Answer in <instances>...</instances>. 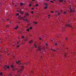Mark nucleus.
Wrapping results in <instances>:
<instances>
[{
    "mask_svg": "<svg viewBox=\"0 0 76 76\" xmlns=\"http://www.w3.org/2000/svg\"><path fill=\"white\" fill-rule=\"evenodd\" d=\"M17 64H20V67H21V69H20L18 70V72H20V73H22V72L23 70H24V66H23V65H24L25 64H27V63H23V64L21 63V62L20 61H18L16 62Z\"/></svg>",
    "mask_w": 76,
    "mask_h": 76,
    "instance_id": "obj_1",
    "label": "nucleus"
},
{
    "mask_svg": "<svg viewBox=\"0 0 76 76\" xmlns=\"http://www.w3.org/2000/svg\"><path fill=\"white\" fill-rule=\"evenodd\" d=\"M75 10L74 7L73 5L71 6L69 9V12H74Z\"/></svg>",
    "mask_w": 76,
    "mask_h": 76,
    "instance_id": "obj_2",
    "label": "nucleus"
},
{
    "mask_svg": "<svg viewBox=\"0 0 76 76\" xmlns=\"http://www.w3.org/2000/svg\"><path fill=\"white\" fill-rule=\"evenodd\" d=\"M65 26H68L69 27H70L72 30H73V29L75 28L74 26H72L71 24H68L67 23H66V24L65 25Z\"/></svg>",
    "mask_w": 76,
    "mask_h": 76,
    "instance_id": "obj_3",
    "label": "nucleus"
},
{
    "mask_svg": "<svg viewBox=\"0 0 76 76\" xmlns=\"http://www.w3.org/2000/svg\"><path fill=\"white\" fill-rule=\"evenodd\" d=\"M55 13H56V16H59V15H60V13L58 12V11L56 10L55 12Z\"/></svg>",
    "mask_w": 76,
    "mask_h": 76,
    "instance_id": "obj_4",
    "label": "nucleus"
},
{
    "mask_svg": "<svg viewBox=\"0 0 76 76\" xmlns=\"http://www.w3.org/2000/svg\"><path fill=\"white\" fill-rule=\"evenodd\" d=\"M37 50L39 51H40V53H43V52L42 51L41 48L40 46H39L38 47Z\"/></svg>",
    "mask_w": 76,
    "mask_h": 76,
    "instance_id": "obj_5",
    "label": "nucleus"
},
{
    "mask_svg": "<svg viewBox=\"0 0 76 76\" xmlns=\"http://www.w3.org/2000/svg\"><path fill=\"white\" fill-rule=\"evenodd\" d=\"M4 69L5 70H7V69H10V66H7L6 65H5L4 66Z\"/></svg>",
    "mask_w": 76,
    "mask_h": 76,
    "instance_id": "obj_6",
    "label": "nucleus"
},
{
    "mask_svg": "<svg viewBox=\"0 0 76 76\" xmlns=\"http://www.w3.org/2000/svg\"><path fill=\"white\" fill-rule=\"evenodd\" d=\"M23 19V20H24V21H26V22H29V21H28V19H26L25 20L22 17L20 19Z\"/></svg>",
    "mask_w": 76,
    "mask_h": 76,
    "instance_id": "obj_7",
    "label": "nucleus"
},
{
    "mask_svg": "<svg viewBox=\"0 0 76 76\" xmlns=\"http://www.w3.org/2000/svg\"><path fill=\"white\" fill-rule=\"evenodd\" d=\"M65 29V28H64V27H62L61 28V31H64Z\"/></svg>",
    "mask_w": 76,
    "mask_h": 76,
    "instance_id": "obj_8",
    "label": "nucleus"
},
{
    "mask_svg": "<svg viewBox=\"0 0 76 76\" xmlns=\"http://www.w3.org/2000/svg\"><path fill=\"white\" fill-rule=\"evenodd\" d=\"M11 68H15V67L16 66H15V65H11Z\"/></svg>",
    "mask_w": 76,
    "mask_h": 76,
    "instance_id": "obj_9",
    "label": "nucleus"
},
{
    "mask_svg": "<svg viewBox=\"0 0 76 76\" xmlns=\"http://www.w3.org/2000/svg\"><path fill=\"white\" fill-rule=\"evenodd\" d=\"M24 41L26 42V41H28V38L27 37H26L25 39H24Z\"/></svg>",
    "mask_w": 76,
    "mask_h": 76,
    "instance_id": "obj_10",
    "label": "nucleus"
},
{
    "mask_svg": "<svg viewBox=\"0 0 76 76\" xmlns=\"http://www.w3.org/2000/svg\"><path fill=\"white\" fill-rule=\"evenodd\" d=\"M33 42V41L32 40H31L30 41L28 42V43L29 44H32Z\"/></svg>",
    "mask_w": 76,
    "mask_h": 76,
    "instance_id": "obj_11",
    "label": "nucleus"
},
{
    "mask_svg": "<svg viewBox=\"0 0 76 76\" xmlns=\"http://www.w3.org/2000/svg\"><path fill=\"white\" fill-rule=\"evenodd\" d=\"M34 47H35V48H37V45H35V44L34 45Z\"/></svg>",
    "mask_w": 76,
    "mask_h": 76,
    "instance_id": "obj_12",
    "label": "nucleus"
},
{
    "mask_svg": "<svg viewBox=\"0 0 76 76\" xmlns=\"http://www.w3.org/2000/svg\"><path fill=\"white\" fill-rule=\"evenodd\" d=\"M26 16H29V14H28V13H26Z\"/></svg>",
    "mask_w": 76,
    "mask_h": 76,
    "instance_id": "obj_13",
    "label": "nucleus"
},
{
    "mask_svg": "<svg viewBox=\"0 0 76 76\" xmlns=\"http://www.w3.org/2000/svg\"><path fill=\"white\" fill-rule=\"evenodd\" d=\"M71 22V20H70L69 19L68 21V23H70Z\"/></svg>",
    "mask_w": 76,
    "mask_h": 76,
    "instance_id": "obj_14",
    "label": "nucleus"
},
{
    "mask_svg": "<svg viewBox=\"0 0 76 76\" xmlns=\"http://www.w3.org/2000/svg\"><path fill=\"white\" fill-rule=\"evenodd\" d=\"M47 7H48V6L46 5V7H44V9H47Z\"/></svg>",
    "mask_w": 76,
    "mask_h": 76,
    "instance_id": "obj_15",
    "label": "nucleus"
},
{
    "mask_svg": "<svg viewBox=\"0 0 76 76\" xmlns=\"http://www.w3.org/2000/svg\"><path fill=\"white\" fill-rule=\"evenodd\" d=\"M67 13V12H64L63 13V14H64V15H65V14H66Z\"/></svg>",
    "mask_w": 76,
    "mask_h": 76,
    "instance_id": "obj_16",
    "label": "nucleus"
},
{
    "mask_svg": "<svg viewBox=\"0 0 76 76\" xmlns=\"http://www.w3.org/2000/svg\"><path fill=\"white\" fill-rule=\"evenodd\" d=\"M9 53H10V52H7V56H9Z\"/></svg>",
    "mask_w": 76,
    "mask_h": 76,
    "instance_id": "obj_17",
    "label": "nucleus"
},
{
    "mask_svg": "<svg viewBox=\"0 0 76 76\" xmlns=\"http://www.w3.org/2000/svg\"><path fill=\"white\" fill-rule=\"evenodd\" d=\"M0 75H1V76H3V75L2 72L0 73Z\"/></svg>",
    "mask_w": 76,
    "mask_h": 76,
    "instance_id": "obj_18",
    "label": "nucleus"
},
{
    "mask_svg": "<svg viewBox=\"0 0 76 76\" xmlns=\"http://www.w3.org/2000/svg\"><path fill=\"white\" fill-rule=\"evenodd\" d=\"M64 56L65 57V56H67V53H64Z\"/></svg>",
    "mask_w": 76,
    "mask_h": 76,
    "instance_id": "obj_19",
    "label": "nucleus"
},
{
    "mask_svg": "<svg viewBox=\"0 0 76 76\" xmlns=\"http://www.w3.org/2000/svg\"><path fill=\"white\" fill-rule=\"evenodd\" d=\"M59 0V2H63V0Z\"/></svg>",
    "mask_w": 76,
    "mask_h": 76,
    "instance_id": "obj_20",
    "label": "nucleus"
},
{
    "mask_svg": "<svg viewBox=\"0 0 76 76\" xmlns=\"http://www.w3.org/2000/svg\"><path fill=\"white\" fill-rule=\"evenodd\" d=\"M20 13H21V14H23V12H21V11H20Z\"/></svg>",
    "mask_w": 76,
    "mask_h": 76,
    "instance_id": "obj_21",
    "label": "nucleus"
},
{
    "mask_svg": "<svg viewBox=\"0 0 76 76\" xmlns=\"http://www.w3.org/2000/svg\"><path fill=\"white\" fill-rule=\"evenodd\" d=\"M32 5V4H30L29 5H28V6L29 7H31V5Z\"/></svg>",
    "mask_w": 76,
    "mask_h": 76,
    "instance_id": "obj_22",
    "label": "nucleus"
},
{
    "mask_svg": "<svg viewBox=\"0 0 76 76\" xmlns=\"http://www.w3.org/2000/svg\"><path fill=\"white\" fill-rule=\"evenodd\" d=\"M27 31H28V32H29V28H27Z\"/></svg>",
    "mask_w": 76,
    "mask_h": 76,
    "instance_id": "obj_23",
    "label": "nucleus"
},
{
    "mask_svg": "<svg viewBox=\"0 0 76 76\" xmlns=\"http://www.w3.org/2000/svg\"><path fill=\"white\" fill-rule=\"evenodd\" d=\"M17 28H18V26H17V27L15 28V29H17Z\"/></svg>",
    "mask_w": 76,
    "mask_h": 76,
    "instance_id": "obj_24",
    "label": "nucleus"
},
{
    "mask_svg": "<svg viewBox=\"0 0 76 76\" xmlns=\"http://www.w3.org/2000/svg\"><path fill=\"white\" fill-rule=\"evenodd\" d=\"M33 23H35V24L36 25H37V22H34Z\"/></svg>",
    "mask_w": 76,
    "mask_h": 76,
    "instance_id": "obj_25",
    "label": "nucleus"
},
{
    "mask_svg": "<svg viewBox=\"0 0 76 76\" xmlns=\"http://www.w3.org/2000/svg\"><path fill=\"white\" fill-rule=\"evenodd\" d=\"M12 76V74H10L9 75V76Z\"/></svg>",
    "mask_w": 76,
    "mask_h": 76,
    "instance_id": "obj_26",
    "label": "nucleus"
},
{
    "mask_svg": "<svg viewBox=\"0 0 76 76\" xmlns=\"http://www.w3.org/2000/svg\"><path fill=\"white\" fill-rule=\"evenodd\" d=\"M35 6H36L37 7H38V4H36Z\"/></svg>",
    "mask_w": 76,
    "mask_h": 76,
    "instance_id": "obj_27",
    "label": "nucleus"
},
{
    "mask_svg": "<svg viewBox=\"0 0 76 76\" xmlns=\"http://www.w3.org/2000/svg\"><path fill=\"white\" fill-rule=\"evenodd\" d=\"M20 5H21V6H22V5H23V3H20Z\"/></svg>",
    "mask_w": 76,
    "mask_h": 76,
    "instance_id": "obj_28",
    "label": "nucleus"
},
{
    "mask_svg": "<svg viewBox=\"0 0 76 76\" xmlns=\"http://www.w3.org/2000/svg\"><path fill=\"white\" fill-rule=\"evenodd\" d=\"M51 50H52V51H56V50H53V49H52V48H51Z\"/></svg>",
    "mask_w": 76,
    "mask_h": 76,
    "instance_id": "obj_29",
    "label": "nucleus"
},
{
    "mask_svg": "<svg viewBox=\"0 0 76 76\" xmlns=\"http://www.w3.org/2000/svg\"><path fill=\"white\" fill-rule=\"evenodd\" d=\"M66 40H68V38L67 37H66L65 38Z\"/></svg>",
    "mask_w": 76,
    "mask_h": 76,
    "instance_id": "obj_30",
    "label": "nucleus"
},
{
    "mask_svg": "<svg viewBox=\"0 0 76 76\" xmlns=\"http://www.w3.org/2000/svg\"><path fill=\"white\" fill-rule=\"evenodd\" d=\"M19 15V13H18L17 14H16V16H18V15Z\"/></svg>",
    "mask_w": 76,
    "mask_h": 76,
    "instance_id": "obj_31",
    "label": "nucleus"
},
{
    "mask_svg": "<svg viewBox=\"0 0 76 76\" xmlns=\"http://www.w3.org/2000/svg\"><path fill=\"white\" fill-rule=\"evenodd\" d=\"M21 38H24V36H23V35H22V36H21Z\"/></svg>",
    "mask_w": 76,
    "mask_h": 76,
    "instance_id": "obj_32",
    "label": "nucleus"
},
{
    "mask_svg": "<svg viewBox=\"0 0 76 76\" xmlns=\"http://www.w3.org/2000/svg\"><path fill=\"white\" fill-rule=\"evenodd\" d=\"M44 4L46 6H47V4H46V3H44Z\"/></svg>",
    "mask_w": 76,
    "mask_h": 76,
    "instance_id": "obj_33",
    "label": "nucleus"
},
{
    "mask_svg": "<svg viewBox=\"0 0 76 76\" xmlns=\"http://www.w3.org/2000/svg\"><path fill=\"white\" fill-rule=\"evenodd\" d=\"M50 12L52 13H54V11H51Z\"/></svg>",
    "mask_w": 76,
    "mask_h": 76,
    "instance_id": "obj_34",
    "label": "nucleus"
},
{
    "mask_svg": "<svg viewBox=\"0 0 76 76\" xmlns=\"http://www.w3.org/2000/svg\"><path fill=\"white\" fill-rule=\"evenodd\" d=\"M17 44H19V42H17Z\"/></svg>",
    "mask_w": 76,
    "mask_h": 76,
    "instance_id": "obj_35",
    "label": "nucleus"
},
{
    "mask_svg": "<svg viewBox=\"0 0 76 76\" xmlns=\"http://www.w3.org/2000/svg\"><path fill=\"white\" fill-rule=\"evenodd\" d=\"M32 29V27H30V29Z\"/></svg>",
    "mask_w": 76,
    "mask_h": 76,
    "instance_id": "obj_36",
    "label": "nucleus"
},
{
    "mask_svg": "<svg viewBox=\"0 0 76 76\" xmlns=\"http://www.w3.org/2000/svg\"><path fill=\"white\" fill-rule=\"evenodd\" d=\"M55 45H57V43H55Z\"/></svg>",
    "mask_w": 76,
    "mask_h": 76,
    "instance_id": "obj_37",
    "label": "nucleus"
},
{
    "mask_svg": "<svg viewBox=\"0 0 76 76\" xmlns=\"http://www.w3.org/2000/svg\"><path fill=\"white\" fill-rule=\"evenodd\" d=\"M50 2H51V3H54V2H53V1H50Z\"/></svg>",
    "mask_w": 76,
    "mask_h": 76,
    "instance_id": "obj_38",
    "label": "nucleus"
},
{
    "mask_svg": "<svg viewBox=\"0 0 76 76\" xmlns=\"http://www.w3.org/2000/svg\"><path fill=\"white\" fill-rule=\"evenodd\" d=\"M19 46H20V45H19L18 46H17V47L18 48V47H19Z\"/></svg>",
    "mask_w": 76,
    "mask_h": 76,
    "instance_id": "obj_39",
    "label": "nucleus"
},
{
    "mask_svg": "<svg viewBox=\"0 0 76 76\" xmlns=\"http://www.w3.org/2000/svg\"><path fill=\"white\" fill-rule=\"evenodd\" d=\"M2 22H4V20L3 19H2Z\"/></svg>",
    "mask_w": 76,
    "mask_h": 76,
    "instance_id": "obj_40",
    "label": "nucleus"
},
{
    "mask_svg": "<svg viewBox=\"0 0 76 76\" xmlns=\"http://www.w3.org/2000/svg\"><path fill=\"white\" fill-rule=\"evenodd\" d=\"M31 13H32V14L34 13V12H33V11H31Z\"/></svg>",
    "mask_w": 76,
    "mask_h": 76,
    "instance_id": "obj_41",
    "label": "nucleus"
},
{
    "mask_svg": "<svg viewBox=\"0 0 76 76\" xmlns=\"http://www.w3.org/2000/svg\"><path fill=\"white\" fill-rule=\"evenodd\" d=\"M1 54H0V58H1Z\"/></svg>",
    "mask_w": 76,
    "mask_h": 76,
    "instance_id": "obj_42",
    "label": "nucleus"
},
{
    "mask_svg": "<svg viewBox=\"0 0 76 76\" xmlns=\"http://www.w3.org/2000/svg\"><path fill=\"white\" fill-rule=\"evenodd\" d=\"M6 27L7 28H8V27H9V26H7Z\"/></svg>",
    "mask_w": 76,
    "mask_h": 76,
    "instance_id": "obj_43",
    "label": "nucleus"
},
{
    "mask_svg": "<svg viewBox=\"0 0 76 76\" xmlns=\"http://www.w3.org/2000/svg\"><path fill=\"white\" fill-rule=\"evenodd\" d=\"M15 70H18V69H15Z\"/></svg>",
    "mask_w": 76,
    "mask_h": 76,
    "instance_id": "obj_44",
    "label": "nucleus"
},
{
    "mask_svg": "<svg viewBox=\"0 0 76 76\" xmlns=\"http://www.w3.org/2000/svg\"><path fill=\"white\" fill-rule=\"evenodd\" d=\"M32 1H35V0H32Z\"/></svg>",
    "mask_w": 76,
    "mask_h": 76,
    "instance_id": "obj_45",
    "label": "nucleus"
},
{
    "mask_svg": "<svg viewBox=\"0 0 76 76\" xmlns=\"http://www.w3.org/2000/svg\"><path fill=\"white\" fill-rule=\"evenodd\" d=\"M46 45H48V44L46 43Z\"/></svg>",
    "mask_w": 76,
    "mask_h": 76,
    "instance_id": "obj_46",
    "label": "nucleus"
},
{
    "mask_svg": "<svg viewBox=\"0 0 76 76\" xmlns=\"http://www.w3.org/2000/svg\"><path fill=\"white\" fill-rule=\"evenodd\" d=\"M34 9V8H32L31 9H32V10H33V9Z\"/></svg>",
    "mask_w": 76,
    "mask_h": 76,
    "instance_id": "obj_47",
    "label": "nucleus"
},
{
    "mask_svg": "<svg viewBox=\"0 0 76 76\" xmlns=\"http://www.w3.org/2000/svg\"><path fill=\"white\" fill-rule=\"evenodd\" d=\"M31 73H32V72H32V71H31Z\"/></svg>",
    "mask_w": 76,
    "mask_h": 76,
    "instance_id": "obj_48",
    "label": "nucleus"
},
{
    "mask_svg": "<svg viewBox=\"0 0 76 76\" xmlns=\"http://www.w3.org/2000/svg\"><path fill=\"white\" fill-rule=\"evenodd\" d=\"M39 40H41V38H39Z\"/></svg>",
    "mask_w": 76,
    "mask_h": 76,
    "instance_id": "obj_49",
    "label": "nucleus"
},
{
    "mask_svg": "<svg viewBox=\"0 0 76 76\" xmlns=\"http://www.w3.org/2000/svg\"><path fill=\"white\" fill-rule=\"evenodd\" d=\"M17 11L18 12H19V11H18V10H17Z\"/></svg>",
    "mask_w": 76,
    "mask_h": 76,
    "instance_id": "obj_50",
    "label": "nucleus"
},
{
    "mask_svg": "<svg viewBox=\"0 0 76 76\" xmlns=\"http://www.w3.org/2000/svg\"><path fill=\"white\" fill-rule=\"evenodd\" d=\"M42 56H40V58H42Z\"/></svg>",
    "mask_w": 76,
    "mask_h": 76,
    "instance_id": "obj_51",
    "label": "nucleus"
},
{
    "mask_svg": "<svg viewBox=\"0 0 76 76\" xmlns=\"http://www.w3.org/2000/svg\"><path fill=\"white\" fill-rule=\"evenodd\" d=\"M48 16H49L50 17V15H48Z\"/></svg>",
    "mask_w": 76,
    "mask_h": 76,
    "instance_id": "obj_52",
    "label": "nucleus"
},
{
    "mask_svg": "<svg viewBox=\"0 0 76 76\" xmlns=\"http://www.w3.org/2000/svg\"><path fill=\"white\" fill-rule=\"evenodd\" d=\"M9 20V19H7V20Z\"/></svg>",
    "mask_w": 76,
    "mask_h": 76,
    "instance_id": "obj_53",
    "label": "nucleus"
},
{
    "mask_svg": "<svg viewBox=\"0 0 76 76\" xmlns=\"http://www.w3.org/2000/svg\"><path fill=\"white\" fill-rule=\"evenodd\" d=\"M18 33H21V32H20L19 31V32H18Z\"/></svg>",
    "mask_w": 76,
    "mask_h": 76,
    "instance_id": "obj_54",
    "label": "nucleus"
},
{
    "mask_svg": "<svg viewBox=\"0 0 76 76\" xmlns=\"http://www.w3.org/2000/svg\"><path fill=\"white\" fill-rule=\"evenodd\" d=\"M12 4H14V3H13V2L12 1Z\"/></svg>",
    "mask_w": 76,
    "mask_h": 76,
    "instance_id": "obj_55",
    "label": "nucleus"
},
{
    "mask_svg": "<svg viewBox=\"0 0 76 76\" xmlns=\"http://www.w3.org/2000/svg\"><path fill=\"white\" fill-rule=\"evenodd\" d=\"M61 12H63V11H62V10H61Z\"/></svg>",
    "mask_w": 76,
    "mask_h": 76,
    "instance_id": "obj_56",
    "label": "nucleus"
},
{
    "mask_svg": "<svg viewBox=\"0 0 76 76\" xmlns=\"http://www.w3.org/2000/svg\"><path fill=\"white\" fill-rule=\"evenodd\" d=\"M67 48V49H69V48Z\"/></svg>",
    "mask_w": 76,
    "mask_h": 76,
    "instance_id": "obj_57",
    "label": "nucleus"
},
{
    "mask_svg": "<svg viewBox=\"0 0 76 76\" xmlns=\"http://www.w3.org/2000/svg\"><path fill=\"white\" fill-rule=\"evenodd\" d=\"M17 6V5H15V7H16Z\"/></svg>",
    "mask_w": 76,
    "mask_h": 76,
    "instance_id": "obj_58",
    "label": "nucleus"
},
{
    "mask_svg": "<svg viewBox=\"0 0 76 76\" xmlns=\"http://www.w3.org/2000/svg\"><path fill=\"white\" fill-rule=\"evenodd\" d=\"M46 1H49V0H46Z\"/></svg>",
    "mask_w": 76,
    "mask_h": 76,
    "instance_id": "obj_59",
    "label": "nucleus"
},
{
    "mask_svg": "<svg viewBox=\"0 0 76 76\" xmlns=\"http://www.w3.org/2000/svg\"><path fill=\"white\" fill-rule=\"evenodd\" d=\"M64 1V2L65 3L66 2V1Z\"/></svg>",
    "mask_w": 76,
    "mask_h": 76,
    "instance_id": "obj_60",
    "label": "nucleus"
},
{
    "mask_svg": "<svg viewBox=\"0 0 76 76\" xmlns=\"http://www.w3.org/2000/svg\"><path fill=\"white\" fill-rule=\"evenodd\" d=\"M56 49L57 50H58V48H57Z\"/></svg>",
    "mask_w": 76,
    "mask_h": 76,
    "instance_id": "obj_61",
    "label": "nucleus"
},
{
    "mask_svg": "<svg viewBox=\"0 0 76 76\" xmlns=\"http://www.w3.org/2000/svg\"><path fill=\"white\" fill-rule=\"evenodd\" d=\"M48 19H49V18H50V17H48Z\"/></svg>",
    "mask_w": 76,
    "mask_h": 76,
    "instance_id": "obj_62",
    "label": "nucleus"
},
{
    "mask_svg": "<svg viewBox=\"0 0 76 76\" xmlns=\"http://www.w3.org/2000/svg\"><path fill=\"white\" fill-rule=\"evenodd\" d=\"M18 76H20V75H18Z\"/></svg>",
    "mask_w": 76,
    "mask_h": 76,
    "instance_id": "obj_63",
    "label": "nucleus"
},
{
    "mask_svg": "<svg viewBox=\"0 0 76 76\" xmlns=\"http://www.w3.org/2000/svg\"><path fill=\"white\" fill-rule=\"evenodd\" d=\"M13 57H14V56H13Z\"/></svg>",
    "mask_w": 76,
    "mask_h": 76,
    "instance_id": "obj_64",
    "label": "nucleus"
}]
</instances>
